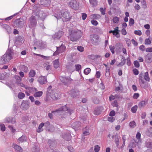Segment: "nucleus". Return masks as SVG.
<instances>
[{"label": "nucleus", "mask_w": 152, "mask_h": 152, "mask_svg": "<svg viewBox=\"0 0 152 152\" xmlns=\"http://www.w3.org/2000/svg\"><path fill=\"white\" fill-rule=\"evenodd\" d=\"M52 86H50L47 88L46 93V98L45 101L46 102L52 101V99L56 100L59 98L60 96L56 93V90H51Z\"/></svg>", "instance_id": "1"}, {"label": "nucleus", "mask_w": 152, "mask_h": 152, "mask_svg": "<svg viewBox=\"0 0 152 152\" xmlns=\"http://www.w3.org/2000/svg\"><path fill=\"white\" fill-rule=\"evenodd\" d=\"M12 51L10 49H8L6 53L1 58L0 60V64H3L9 61L12 58Z\"/></svg>", "instance_id": "2"}, {"label": "nucleus", "mask_w": 152, "mask_h": 152, "mask_svg": "<svg viewBox=\"0 0 152 152\" xmlns=\"http://www.w3.org/2000/svg\"><path fill=\"white\" fill-rule=\"evenodd\" d=\"M81 37L80 31L77 30H73L70 35V40L73 42L76 41Z\"/></svg>", "instance_id": "3"}, {"label": "nucleus", "mask_w": 152, "mask_h": 152, "mask_svg": "<svg viewBox=\"0 0 152 152\" xmlns=\"http://www.w3.org/2000/svg\"><path fill=\"white\" fill-rule=\"evenodd\" d=\"M64 111H67L69 113L70 115H71L73 112L72 110L69 109L66 106V105H65L64 106H63L59 108L58 110L52 111V113H58V115H59L60 114H61V113H62V112Z\"/></svg>", "instance_id": "4"}, {"label": "nucleus", "mask_w": 152, "mask_h": 152, "mask_svg": "<svg viewBox=\"0 0 152 152\" xmlns=\"http://www.w3.org/2000/svg\"><path fill=\"white\" fill-rule=\"evenodd\" d=\"M28 27L31 28H34L37 26V21L35 17L33 15L31 16L29 19Z\"/></svg>", "instance_id": "5"}, {"label": "nucleus", "mask_w": 152, "mask_h": 152, "mask_svg": "<svg viewBox=\"0 0 152 152\" xmlns=\"http://www.w3.org/2000/svg\"><path fill=\"white\" fill-rule=\"evenodd\" d=\"M24 20L22 18L17 19L14 22V26L18 28H21L24 25Z\"/></svg>", "instance_id": "6"}, {"label": "nucleus", "mask_w": 152, "mask_h": 152, "mask_svg": "<svg viewBox=\"0 0 152 152\" xmlns=\"http://www.w3.org/2000/svg\"><path fill=\"white\" fill-rule=\"evenodd\" d=\"M60 79L64 85H67L69 84L72 80L69 77H67L61 76L60 77Z\"/></svg>", "instance_id": "7"}, {"label": "nucleus", "mask_w": 152, "mask_h": 152, "mask_svg": "<svg viewBox=\"0 0 152 152\" xmlns=\"http://www.w3.org/2000/svg\"><path fill=\"white\" fill-rule=\"evenodd\" d=\"M62 19L63 22H66L70 20L71 18V16H70L69 12L66 11L64 12L62 14Z\"/></svg>", "instance_id": "8"}, {"label": "nucleus", "mask_w": 152, "mask_h": 152, "mask_svg": "<svg viewBox=\"0 0 152 152\" xmlns=\"http://www.w3.org/2000/svg\"><path fill=\"white\" fill-rule=\"evenodd\" d=\"M69 5L71 8L75 10L78 7V5L76 0H71L69 3Z\"/></svg>", "instance_id": "9"}, {"label": "nucleus", "mask_w": 152, "mask_h": 152, "mask_svg": "<svg viewBox=\"0 0 152 152\" xmlns=\"http://www.w3.org/2000/svg\"><path fill=\"white\" fill-rule=\"evenodd\" d=\"M48 144L49 145L50 148L52 149L56 147V141L53 139H50L48 140Z\"/></svg>", "instance_id": "10"}, {"label": "nucleus", "mask_w": 152, "mask_h": 152, "mask_svg": "<svg viewBox=\"0 0 152 152\" xmlns=\"http://www.w3.org/2000/svg\"><path fill=\"white\" fill-rule=\"evenodd\" d=\"M35 15L38 16V18L42 20L44 19L46 17L45 14L44 12L41 10L38 11L36 12L35 14Z\"/></svg>", "instance_id": "11"}, {"label": "nucleus", "mask_w": 152, "mask_h": 152, "mask_svg": "<svg viewBox=\"0 0 152 152\" xmlns=\"http://www.w3.org/2000/svg\"><path fill=\"white\" fill-rule=\"evenodd\" d=\"M63 34V31H61L56 33L52 36V38L55 40L59 39Z\"/></svg>", "instance_id": "12"}, {"label": "nucleus", "mask_w": 152, "mask_h": 152, "mask_svg": "<svg viewBox=\"0 0 152 152\" xmlns=\"http://www.w3.org/2000/svg\"><path fill=\"white\" fill-rule=\"evenodd\" d=\"M79 91L77 89H72L70 91L71 96L73 97H75L79 95Z\"/></svg>", "instance_id": "13"}, {"label": "nucleus", "mask_w": 152, "mask_h": 152, "mask_svg": "<svg viewBox=\"0 0 152 152\" xmlns=\"http://www.w3.org/2000/svg\"><path fill=\"white\" fill-rule=\"evenodd\" d=\"M118 27H117L114 28V30L113 31L111 30L109 31V33H113V35H115L117 37H119L120 36L119 35V32L120 31L118 30Z\"/></svg>", "instance_id": "14"}, {"label": "nucleus", "mask_w": 152, "mask_h": 152, "mask_svg": "<svg viewBox=\"0 0 152 152\" xmlns=\"http://www.w3.org/2000/svg\"><path fill=\"white\" fill-rule=\"evenodd\" d=\"M103 109V108L102 107H99L96 108L94 112V114L96 115H98L101 114Z\"/></svg>", "instance_id": "15"}, {"label": "nucleus", "mask_w": 152, "mask_h": 152, "mask_svg": "<svg viewBox=\"0 0 152 152\" xmlns=\"http://www.w3.org/2000/svg\"><path fill=\"white\" fill-rule=\"evenodd\" d=\"M81 126V123L79 121H76L72 123V127L75 131L79 129Z\"/></svg>", "instance_id": "16"}, {"label": "nucleus", "mask_w": 152, "mask_h": 152, "mask_svg": "<svg viewBox=\"0 0 152 152\" xmlns=\"http://www.w3.org/2000/svg\"><path fill=\"white\" fill-rule=\"evenodd\" d=\"M5 123H11L14 124L15 123L16 121L15 118L11 117H8L4 119Z\"/></svg>", "instance_id": "17"}, {"label": "nucleus", "mask_w": 152, "mask_h": 152, "mask_svg": "<svg viewBox=\"0 0 152 152\" xmlns=\"http://www.w3.org/2000/svg\"><path fill=\"white\" fill-rule=\"evenodd\" d=\"M38 81L41 84H43L47 82L46 77L45 76H41L38 78Z\"/></svg>", "instance_id": "18"}, {"label": "nucleus", "mask_w": 152, "mask_h": 152, "mask_svg": "<svg viewBox=\"0 0 152 152\" xmlns=\"http://www.w3.org/2000/svg\"><path fill=\"white\" fill-rule=\"evenodd\" d=\"M145 60L147 63H151L152 61V53L147 54L145 57Z\"/></svg>", "instance_id": "19"}, {"label": "nucleus", "mask_w": 152, "mask_h": 152, "mask_svg": "<svg viewBox=\"0 0 152 152\" xmlns=\"http://www.w3.org/2000/svg\"><path fill=\"white\" fill-rule=\"evenodd\" d=\"M12 147L14 148L16 152H23L22 148L16 144H14L12 145Z\"/></svg>", "instance_id": "20"}, {"label": "nucleus", "mask_w": 152, "mask_h": 152, "mask_svg": "<svg viewBox=\"0 0 152 152\" xmlns=\"http://www.w3.org/2000/svg\"><path fill=\"white\" fill-rule=\"evenodd\" d=\"M2 27L5 29L8 34L12 32V30L10 27L6 24H4L2 25Z\"/></svg>", "instance_id": "21"}, {"label": "nucleus", "mask_w": 152, "mask_h": 152, "mask_svg": "<svg viewBox=\"0 0 152 152\" xmlns=\"http://www.w3.org/2000/svg\"><path fill=\"white\" fill-rule=\"evenodd\" d=\"M15 78L18 80L16 83L18 85L22 87H24L25 85L21 83V78L19 76H16L15 77Z\"/></svg>", "instance_id": "22"}, {"label": "nucleus", "mask_w": 152, "mask_h": 152, "mask_svg": "<svg viewBox=\"0 0 152 152\" xmlns=\"http://www.w3.org/2000/svg\"><path fill=\"white\" fill-rule=\"evenodd\" d=\"M94 43H96L99 42V38L98 35L94 34L93 35V39H92Z\"/></svg>", "instance_id": "23"}, {"label": "nucleus", "mask_w": 152, "mask_h": 152, "mask_svg": "<svg viewBox=\"0 0 152 152\" xmlns=\"http://www.w3.org/2000/svg\"><path fill=\"white\" fill-rule=\"evenodd\" d=\"M147 103V101H142L139 103L138 106L140 108H142L144 107Z\"/></svg>", "instance_id": "24"}, {"label": "nucleus", "mask_w": 152, "mask_h": 152, "mask_svg": "<svg viewBox=\"0 0 152 152\" xmlns=\"http://www.w3.org/2000/svg\"><path fill=\"white\" fill-rule=\"evenodd\" d=\"M21 106V107L24 110H26L29 107V104L27 102H22Z\"/></svg>", "instance_id": "25"}, {"label": "nucleus", "mask_w": 152, "mask_h": 152, "mask_svg": "<svg viewBox=\"0 0 152 152\" xmlns=\"http://www.w3.org/2000/svg\"><path fill=\"white\" fill-rule=\"evenodd\" d=\"M140 137L141 134L139 132H137L136 135V137L138 140V141L137 142V145L141 143V139H140Z\"/></svg>", "instance_id": "26"}, {"label": "nucleus", "mask_w": 152, "mask_h": 152, "mask_svg": "<svg viewBox=\"0 0 152 152\" xmlns=\"http://www.w3.org/2000/svg\"><path fill=\"white\" fill-rule=\"evenodd\" d=\"M16 40L17 42H18L19 44H22L24 41L23 37L20 36H18V37H17L16 38Z\"/></svg>", "instance_id": "27"}, {"label": "nucleus", "mask_w": 152, "mask_h": 152, "mask_svg": "<svg viewBox=\"0 0 152 152\" xmlns=\"http://www.w3.org/2000/svg\"><path fill=\"white\" fill-rule=\"evenodd\" d=\"M44 123H41L39 125L38 129L37 130V132L39 133L42 131L43 129H42V127L44 126Z\"/></svg>", "instance_id": "28"}, {"label": "nucleus", "mask_w": 152, "mask_h": 152, "mask_svg": "<svg viewBox=\"0 0 152 152\" xmlns=\"http://www.w3.org/2000/svg\"><path fill=\"white\" fill-rule=\"evenodd\" d=\"M27 140L26 137L25 135H23L18 138V140L21 142L26 141Z\"/></svg>", "instance_id": "29"}, {"label": "nucleus", "mask_w": 152, "mask_h": 152, "mask_svg": "<svg viewBox=\"0 0 152 152\" xmlns=\"http://www.w3.org/2000/svg\"><path fill=\"white\" fill-rule=\"evenodd\" d=\"M44 126L46 127V130L48 131H50V124L49 122L47 121L45 123H44Z\"/></svg>", "instance_id": "30"}, {"label": "nucleus", "mask_w": 152, "mask_h": 152, "mask_svg": "<svg viewBox=\"0 0 152 152\" xmlns=\"http://www.w3.org/2000/svg\"><path fill=\"white\" fill-rule=\"evenodd\" d=\"M90 4L93 7H95L97 4V0H89Z\"/></svg>", "instance_id": "31"}, {"label": "nucleus", "mask_w": 152, "mask_h": 152, "mask_svg": "<svg viewBox=\"0 0 152 152\" xmlns=\"http://www.w3.org/2000/svg\"><path fill=\"white\" fill-rule=\"evenodd\" d=\"M53 63L54 67L56 69L59 66L58 59L54 60L53 61Z\"/></svg>", "instance_id": "32"}, {"label": "nucleus", "mask_w": 152, "mask_h": 152, "mask_svg": "<svg viewBox=\"0 0 152 152\" xmlns=\"http://www.w3.org/2000/svg\"><path fill=\"white\" fill-rule=\"evenodd\" d=\"M36 75L35 71L33 70H31L29 73V77H33Z\"/></svg>", "instance_id": "33"}, {"label": "nucleus", "mask_w": 152, "mask_h": 152, "mask_svg": "<svg viewBox=\"0 0 152 152\" xmlns=\"http://www.w3.org/2000/svg\"><path fill=\"white\" fill-rule=\"evenodd\" d=\"M58 49L60 53L64 52L66 49V47L64 45H61L60 47H58Z\"/></svg>", "instance_id": "34"}, {"label": "nucleus", "mask_w": 152, "mask_h": 152, "mask_svg": "<svg viewBox=\"0 0 152 152\" xmlns=\"http://www.w3.org/2000/svg\"><path fill=\"white\" fill-rule=\"evenodd\" d=\"M144 79L147 81L149 82L150 81V78L149 77L148 73V72H146L145 73L144 76Z\"/></svg>", "instance_id": "35"}, {"label": "nucleus", "mask_w": 152, "mask_h": 152, "mask_svg": "<svg viewBox=\"0 0 152 152\" xmlns=\"http://www.w3.org/2000/svg\"><path fill=\"white\" fill-rule=\"evenodd\" d=\"M121 61L120 63H119L118 64L117 66H123L126 63V59L125 58H123V60H121Z\"/></svg>", "instance_id": "36"}, {"label": "nucleus", "mask_w": 152, "mask_h": 152, "mask_svg": "<svg viewBox=\"0 0 152 152\" xmlns=\"http://www.w3.org/2000/svg\"><path fill=\"white\" fill-rule=\"evenodd\" d=\"M62 14L61 12H59L58 13V14H55L54 17H56L57 19L61 18L62 17Z\"/></svg>", "instance_id": "37"}, {"label": "nucleus", "mask_w": 152, "mask_h": 152, "mask_svg": "<svg viewBox=\"0 0 152 152\" xmlns=\"http://www.w3.org/2000/svg\"><path fill=\"white\" fill-rule=\"evenodd\" d=\"M42 94L43 92L42 91L37 92L34 93V96L35 97H39L42 95Z\"/></svg>", "instance_id": "38"}, {"label": "nucleus", "mask_w": 152, "mask_h": 152, "mask_svg": "<svg viewBox=\"0 0 152 152\" xmlns=\"http://www.w3.org/2000/svg\"><path fill=\"white\" fill-rule=\"evenodd\" d=\"M146 146L148 148H152V142L148 141L146 144Z\"/></svg>", "instance_id": "39"}, {"label": "nucleus", "mask_w": 152, "mask_h": 152, "mask_svg": "<svg viewBox=\"0 0 152 152\" xmlns=\"http://www.w3.org/2000/svg\"><path fill=\"white\" fill-rule=\"evenodd\" d=\"M113 20L114 23H117L119 20V19L118 17L115 16L113 18Z\"/></svg>", "instance_id": "40"}, {"label": "nucleus", "mask_w": 152, "mask_h": 152, "mask_svg": "<svg viewBox=\"0 0 152 152\" xmlns=\"http://www.w3.org/2000/svg\"><path fill=\"white\" fill-rule=\"evenodd\" d=\"M25 94L22 92H20L18 95V97L20 99H22L25 97Z\"/></svg>", "instance_id": "41"}, {"label": "nucleus", "mask_w": 152, "mask_h": 152, "mask_svg": "<svg viewBox=\"0 0 152 152\" xmlns=\"http://www.w3.org/2000/svg\"><path fill=\"white\" fill-rule=\"evenodd\" d=\"M91 69L90 68H87L84 70V73L85 75L88 74L91 72Z\"/></svg>", "instance_id": "42"}, {"label": "nucleus", "mask_w": 152, "mask_h": 152, "mask_svg": "<svg viewBox=\"0 0 152 152\" xmlns=\"http://www.w3.org/2000/svg\"><path fill=\"white\" fill-rule=\"evenodd\" d=\"M137 109V105H135L131 108V111L133 113H136Z\"/></svg>", "instance_id": "43"}, {"label": "nucleus", "mask_w": 152, "mask_h": 152, "mask_svg": "<svg viewBox=\"0 0 152 152\" xmlns=\"http://www.w3.org/2000/svg\"><path fill=\"white\" fill-rule=\"evenodd\" d=\"M129 126L132 128H133L136 126V123L135 122L133 121L130 122L129 124Z\"/></svg>", "instance_id": "44"}, {"label": "nucleus", "mask_w": 152, "mask_h": 152, "mask_svg": "<svg viewBox=\"0 0 152 152\" xmlns=\"http://www.w3.org/2000/svg\"><path fill=\"white\" fill-rule=\"evenodd\" d=\"M64 138L66 140L69 141L71 140V137L69 134H68L67 135L64 136Z\"/></svg>", "instance_id": "45"}, {"label": "nucleus", "mask_w": 152, "mask_h": 152, "mask_svg": "<svg viewBox=\"0 0 152 152\" xmlns=\"http://www.w3.org/2000/svg\"><path fill=\"white\" fill-rule=\"evenodd\" d=\"M20 67L24 72H26L28 70V67L25 65H21L20 66Z\"/></svg>", "instance_id": "46"}, {"label": "nucleus", "mask_w": 152, "mask_h": 152, "mask_svg": "<svg viewBox=\"0 0 152 152\" xmlns=\"http://www.w3.org/2000/svg\"><path fill=\"white\" fill-rule=\"evenodd\" d=\"M141 2L142 7L144 9L146 8L147 7L145 1L144 0H142V1H141Z\"/></svg>", "instance_id": "47"}, {"label": "nucleus", "mask_w": 152, "mask_h": 152, "mask_svg": "<svg viewBox=\"0 0 152 152\" xmlns=\"http://www.w3.org/2000/svg\"><path fill=\"white\" fill-rule=\"evenodd\" d=\"M100 147L98 145H96L94 147V151L95 152H98L100 150Z\"/></svg>", "instance_id": "48"}, {"label": "nucleus", "mask_w": 152, "mask_h": 152, "mask_svg": "<svg viewBox=\"0 0 152 152\" xmlns=\"http://www.w3.org/2000/svg\"><path fill=\"white\" fill-rule=\"evenodd\" d=\"M26 88L27 89H28V90H29L30 92H31V91L35 90V91H37V90L36 88H31V87H26Z\"/></svg>", "instance_id": "49"}, {"label": "nucleus", "mask_w": 152, "mask_h": 152, "mask_svg": "<svg viewBox=\"0 0 152 152\" xmlns=\"http://www.w3.org/2000/svg\"><path fill=\"white\" fill-rule=\"evenodd\" d=\"M134 20L132 18H131L129 19V25L130 26H132L134 23Z\"/></svg>", "instance_id": "50"}, {"label": "nucleus", "mask_w": 152, "mask_h": 152, "mask_svg": "<svg viewBox=\"0 0 152 152\" xmlns=\"http://www.w3.org/2000/svg\"><path fill=\"white\" fill-rule=\"evenodd\" d=\"M125 40L128 46L129 47L131 44V41L130 39L128 38H125Z\"/></svg>", "instance_id": "51"}, {"label": "nucleus", "mask_w": 152, "mask_h": 152, "mask_svg": "<svg viewBox=\"0 0 152 152\" xmlns=\"http://www.w3.org/2000/svg\"><path fill=\"white\" fill-rule=\"evenodd\" d=\"M110 68H107L106 69L105 76L107 77H108L110 75Z\"/></svg>", "instance_id": "52"}, {"label": "nucleus", "mask_w": 152, "mask_h": 152, "mask_svg": "<svg viewBox=\"0 0 152 152\" xmlns=\"http://www.w3.org/2000/svg\"><path fill=\"white\" fill-rule=\"evenodd\" d=\"M134 33L135 34L140 36L142 35V32L140 30H135L134 31Z\"/></svg>", "instance_id": "53"}, {"label": "nucleus", "mask_w": 152, "mask_h": 152, "mask_svg": "<svg viewBox=\"0 0 152 152\" xmlns=\"http://www.w3.org/2000/svg\"><path fill=\"white\" fill-rule=\"evenodd\" d=\"M76 70L79 71L81 68V66L80 64H76L75 65Z\"/></svg>", "instance_id": "54"}, {"label": "nucleus", "mask_w": 152, "mask_h": 152, "mask_svg": "<svg viewBox=\"0 0 152 152\" xmlns=\"http://www.w3.org/2000/svg\"><path fill=\"white\" fill-rule=\"evenodd\" d=\"M107 120L108 121L113 122L114 121L115 119V118L113 117V116H111L110 117H108Z\"/></svg>", "instance_id": "55"}, {"label": "nucleus", "mask_w": 152, "mask_h": 152, "mask_svg": "<svg viewBox=\"0 0 152 152\" xmlns=\"http://www.w3.org/2000/svg\"><path fill=\"white\" fill-rule=\"evenodd\" d=\"M134 66L137 68H138L140 66V64L137 61H135L134 63Z\"/></svg>", "instance_id": "56"}, {"label": "nucleus", "mask_w": 152, "mask_h": 152, "mask_svg": "<svg viewBox=\"0 0 152 152\" xmlns=\"http://www.w3.org/2000/svg\"><path fill=\"white\" fill-rule=\"evenodd\" d=\"M100 11L102 15H104L105 14V9H104L102 7L100 8Z\"/></svg>", "instance_id": "57"}, {"label": "nucleus", "mask_w": 152, "mask_h": 152, "mask_svg": "<svg viewBox=\"0 0 152 152\" xmlns=\"http://www.w3.org/2000/svg\"><path fill=\"white\" fill-rule=\"evenodd\" d=\"M91 23L94 25V26H97L98 24V22L94 20H92L91 21Z\"/></svg>", "instance_id": "58"}, {"label": "nucleus", "mask_w": 152, "mask_h": 152, "mask_svg": "<svg viewBox=\"0 0 152 152\" xmlns=\"http://www.w3.org/2000/svg\"><path fill=\"white\" fill-rule=\"evenodd\" d=\"M1 127V130L2 131H4L5 130V127L4 124H1L0 125Z\"/></svg>", "instance_id": "59"}, {"label": "nucleus", "mask_w": 152, "mask_h": 152, "mask_svg": "<svg viewBox=\"0 0 152 152\" xmlns=\"http://www.w3.org/2000/svg\"><path fill=\"white\" fill-rule=\"evenodd\" d=\"M151 42L149 39H145V44L146 45L150 44Z\"/></svg>", "instance_id": "60"}, {"label": "nucleus", "mask_w": 152, "mask_h": 152, "mask_svg": "<svg viewBox=\"0 0 152 152\" xmlns=\"http://www.w3.org/2000/svg\"><path fill=\"white\" fill-rule=\"evenodd\" d=\"M133 71L134 74L135 75H137L139 74V71L137 69H134L133 70Z\"/></svg>", "instance_id": "61"}, {"label": "nucleus", "mask_w": 152, "mask_h": 152, "mask_svg": "<svg viewBox=\"0 0 152 152\" xmlns=\"http://www.w3.org/2000/svg\"><path fill=\"white\" fill-rule=\"evenodd\" d=\"M77 49L80 52H83L84 50L83 48L81 46H79L77 47Z\"/></svg>", "instance_id": "62"}, {"label": "nucleus", "mask_w": 152, "mask_h": 152, "mask_svg": "<svg viewBox=\"0 0 152 152\" xmlns=\"http://www.w3.org/2000/svg\"><path fill=\"white\" fill-rule=\"evenodd\" d=\"M127 60V64L128 66H130L131 64V62L130 61V58L129 57H128L127 58L126 60Z\"/></svg>", "instance_id": "63"}, {"label": "nucleus", "mask_w": 152, "mask_h": 152, "mask_svg": "<svg viewBox=\"0 0 152 152\" xmlns=\"http://www.w3.org/2000/svg\"><path fill=\"white\" fill-rule=\"evenodd\" d=\"M121 33L122 34H123V35H126V34H127V32H126V29L124 28H123L121 30Z\"/></svg>", "instance_id": "64"}]
</instances>
